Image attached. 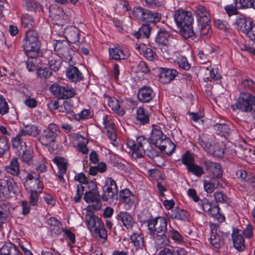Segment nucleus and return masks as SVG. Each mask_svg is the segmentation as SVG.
<instances>
[{
  "instance_id": "60",
  "label": "nucleus",
  "mask_w": 255,
  "mask_h": 255,
  "mask_svg": "<svg viewBox=\"0 0 255 255\" xmlns=\"http://www.w3.org/2000/svg\"><path fill=\"white\" fill-rule=\"evenodd\" d=\"M73 106V103L71 101H65L59 107V110L60 112L68 113L70 112Z\"/></svg>"
},
{
  "instance_id": "40",
  "label": "nucleus",
  "mask_w": 255,
  "mask_h": 255,
  "mask_svg": "<svg viewBox=\"0 0 255 255\" xmlns=\"http://www.w3.org/2000/svg\"><path fill=\"white\" fill-rule=\"evenodd\" d=\"M171 217L177 220L186 221L188 219V214L184 210L180 208H176L171 212Z\"/></svg>"
},
{
  "instance_id": "14",
  "label": "nucleus",
  "mask_w": 255,
  "mask_h": 255,
  "mask_svg": "<svg viewBox=\"0 0 255 255\" xmlns=\"http://www.w3.org/2000/svg\"><path fill=\"white\" fill-rule=\"evenodd\" d=\"M204 165L206 171L210 174L212 177L222 179V171L220 164L210 160H205L204 161Z\"/></svg>"
},
{
  "instance_id": "18",
  "label": "nucleus",
  "mask_w": 255,
  "mask_h": 255,
  "mask_svg": "<svg viewBox=\"0 0 255 255\" xmlns=\"http://www.w3.org/2000/svg\"><path fill=\"white\" fill-rule=\"evenodd\" d=\"M232 239L234 247L239 251H243L245 248V242L242 230L234 229L232 233Z\"/></svg>"
},
{
  "instance_id": "43",
  "label": "nucleus",
  "mask_w": 255,
  "mask_h": 255,
  "mask_svg": "<svg viewBox=\"0 0 255 255\" xmlns=\"http://www.w3.org/2000/svg\"><path fill=\"white\" fill-rule=\"evenodd\" d=\"M130 240L137 248H141L144 245L143 237L138 233H133Z\"/></svg>"
},
{
  "instance_id": "33",
  "label": "nucleus",
  "mask_w": 255,
  "mask_h": 255,
  "mask_svg": "<svg viewBox=\"0 0 255 255\" xmlns=\"http://www.w3.org/2000/svg\"><path fill=\"white\" fill-rule=\"evenodd\" d=\"M198 21L201 25V34L203 35L208 34L211 29L210 25V19L209 18V17H199Z\"/></svg>"
},
{
  "instance_id": "31",
  "label": "nucleus",
  "mask_w": 255,
  "mask_h": 255,
  "mask_svg": "<svg viewBox=\"0 0 255 255\" xmlns=\"http://www.w3.org/2000/svg\"><path fill=\"white\" fill-rule=\"evenodd\" d=\"M6 171L13 176H17L20 173L19 164L16 158H12L9 164L5 167Z\"/></svg>"
},
{
  "instance_id": "45",
  "label": "nucleus",
  "mask_w": 255,
  "mask_h": 255,
  "mask_svg": "<svg viewBox=\"0 0 255 255\" xmlns=\"http://www.w3.org/2000/svg\"><path fill=\"white\" fill-rule=\"evenodd\" d=\"M100 195L97 191H89L85 193L84 199L87 203H92L95 201H98Z\"/></svg>"
},
{
  "instance_id": "30",
  "label": "nucleus",
  "mask_w": 255,
  "mask_h": 255,
  "mask_svg": "<svg viewBox=\"0 0 255 255\" xmlns=\"http://www.w3.org/2000/svg\"><path fill=\"white\" fill-rule=\"evenodd\" d=\"M225 145L222 142H217L211 147V151L209 153L212 154L214 156L222 158L225 152Z\"/></svg>"
},
{
  "instance_id": "20",
  "label": "nucleus",
  "mask_w": 255,
  "mask_h": 255,
  "mask_svg": "<svg viewBox=\"0 0 255 255\" xmlns=\"http://www.w3.org/2000/svg\"><path fill=\"white\" fill-rule=\"evenodd\" d=\"M79 30L74 26L66 27L64 30L65 38L71 43H76L79 39Z\"/></svg>"
},
{
  "instance_id": "44",
  "label": "nucleus",
  "mask_w": 255,
  "mask_h": 255,
  "mask_svg": "<svg viewBox=\"0 0 255 255\" xmlns=\"http://www.w3.org/2000/svg\"><path fill=\"white\" fill-rule=\"evenodd\" d=\"M169 232L170 237L175 243L179 244L184 243V237L177 231L172 228L169 230Z\"/></svg>"
},
{
  "instance_id": "8",
  "label": "nucleus",
  "mask_w": 255,
  "mask_h": 255,
  "mask_svg": "<svg viewBox=\"0 0 255 255\" xmlns=\"http://www.w3.org/2000/svg\"><path fill=\"white\" fill-rule=\"evenodd\" d=\"M118 189L116 181L111 177H108L105 181V185L103 187L102 199L105 201L118 199Z\"/></svg>"
},
{
  "instance_id": "16",
  "label": "nucleus",
  "mask_w": 255,
  "mask_h": 255,
  "mask_svg": "<svg viewBox=\"0 0 255 255\" xmlns=\"http://www.w3.org/2000/svg\"><path fill=\"white\" fill-rule=\"evenodd\" d=\"M226 183L222 179L212 177L209 180L204 181V188L206 192L212 193L218 187H224Z\"/></svg>"
},
{
  "instance_id": "53",
  "label": "nucleus",
  "mask_w": 255,
  "mask_h": 255,
  "mask_svg": "<svg viewBox=\"0 0 255 255\" xmlns=\"http://www.w3.org/2000/svg\"><path fill=\"white\" fill-rule=\"evenodd\" d=\"M103 121L105 128L107 129V130L115 129V124L112 117L110 116H104L103 117Z\"/></svg>"
},
{
  "instance_id": "59",
  "label": "nucleus",
  "mask_w": 255,
  "mask_h": 255,
  "mask_svg": "<svg viewBox=\"0 0 255 255\" xmlns=\"http://www.w3.org/2000/svg\"><path fill=\"white\" fill-rule=\"evenodd\" d=\"M182 161L183 163L187 166L188 169V167L194 163V159L192 156L187 152L182 156Z\"/></svg>"
},
{
  "instance_id": "23",
  "label": "nucleus",
  "mask_w": 255,
  "mask_h": 255,
  "mask_svg": "<svg viewBox=\"0 0 255 255\" xmlns=\"http://www.w3.org/2000/svg\"><path fill=\"white\" fill-rule=\"evenodd\" d=\"M149 117L148 112L141 107L136 109L135 123L136 124L143 125L149 123Z\"/></svg>"
},
{
  "instance_id": "1",
  "label": "nucleus",
  "mask_w": 255,
  "mask_h": 255,
  "mask_svg": "<svg viewBox=\"0 0 255 255\" xmlns=\"http://www.w3.org/2000/svg\"><path fill=\"white\" fill-rule=\"evenodd\" d=\"M127 146L132 150V156L134 158H140L147 156L152 160L160 158L158 152L153 149L150 142L143 136H139L136 138V141L129 140Z\"/></svg>"
},
{
  "instance_id": "11",
  "label": "nucleus",
  "mask_w": 255,
  "mask_h": 255,
  "mask_svg": "<svg viewBox=\"0 0 255 255\" xmlns=\"http://www.w3.org/2000/svg\"><path fill=\"white\" fill-rule=\"evenodd\" d=\"M211 229L210 243L215 248H219L223 245L226 235L218 231L216 224H211Z\"/></svg>"
},
{
  "instance_id": "27",
  "label": "nucleus",
  "mask_w": 255,
  "mask_h": 255,
  "mask_svg": "<svg viewBox=\"0 0 255 255\" xmlns=\"http://www.w3.org/2000/svg\"><path fill=\"white\" fill-rule=\"evenodd\" d=\"M135 49L147 60L152 61L154 59V52L151 48H147L145 44L136 45Z\"/></svg>"
},
{
  "instance_id": "39",
  "label": "nucleus",
  "mask_w": 255,
  "mask_h": 255,
  "mask_svg": "<svg viewBox=\"0 0 255 255\" xmlns=\"http://www.w3.org/2000/svg\"><path fill=\"white\" fill-rule=\"evenodd\" d=\"M25 7L28 11L34 12L36 15L41 14V10H42V7L41 5L34 1H26Z\"/></svg>"
},
{
  "instance_id": "24",
  "label": "nucleus",
  "mask_w": 255,
  "mask_h": 255,
  "mask_svg": "<svg viewBox=\"0 0 255 255\" xmlns=\"http://www.w3.org/2000/svg\"><path fill=\"white\" fill-rule=\"evenodd\" d=\"M253 22L246 17H239L236 19L235 24L240 31L246 33L248 30L251 27Z\"/></svg>"
},
{
  "instance_id": "32",
  "label": "nucleus",
  "mask_w": 255,
  "mask_h": 255,
  "mask_svg": "<svg viewBox=\"0 0 255 255\" xmlns=\"http://www.w3.org/2000/svg\"><path fill=\"white\" fill-rule=\"evenodd\" d=\"M49 228L56 235L59 234L62 231L61 222L54 217H51L47 220Z\"/></svg>"
},
{
  "instance_id": "51",
  "label": "nucleus",
  "mask_w": 255,
  "mask_h": 255,
  "mask_svg": "<svg viewBox=\"0 0 255 255\" xmlns=\"http://www.w3.org/2000/svg\"><path fill=\"white\" fill-rule=\"evenodd\" d=\"M132 14L134 16H155L149 10L140 7H134L132 9Z\"/></svg>"
},
{
  "instance_id": "37",
  "label": "nucleus",
  "mask_w": 255,
  "mask_h": 255,
  "mask_svg": "<svg viewBox=\"0 0 255 255\" xmlns=\"http://www.w3.org/2000/svg\"><path fill=\"white\" fill-rule=\"evenodd\" d=\"M19 133L24 137L27 135L36 137L39 133L37 127L34 125H28L24 127Z\"/></svg>"
},
{
  "instance_id": "7",
  "label": "nucleus",
  "mask_w": 255,
  "mask_h": 255,
  "mask_svg": "<svg viewBox=\"0 0 255 255\" xmlns=\"http://www.w3.org/2000/svg\"><path fill=\"white\" fill-rule=\"evenodd\" d=\"M50 90L51 93L59 99L71 98L76 94V90L68 85L63 86L54 83L50 87Z\"/></svg>"
},
{
  "instance_id": "21",
  "label": "nucleus",
  "mask_w": 255,
  "mask_h": 255,
  "mask_svg": "<svg viewBox=\"0 0 255 255\" xmlns=\"http://www.w3.org/2000/svg\"><path fill=\"white\" fill-rule=\"evenodd\" d=\"M119 199L121 202L130 207L134 204L135 198L129 189H125L120 192Z\"/></svg>"
},
{
  "instance_id": "42",
  "label": "nucleus",
  "mask_w": 255,
  "mask_h": 255,
  "mask_svg": "<svg viewBox=\"0 0 255 255\" xmlns=\"http://www.w3.org/2000/svg\"><path fill=\"white\" fill-rule=\"evenodd\" d=\"M9 144L7 139L0 136V157H2L9 149Z\"/></svg>"
},
{
  "instance_id": "41",
  "label": "nucleus",
  "mask_w": 255,
  "mask_h": 255,
  "mask_svg": "<svg viewBox=\"0 0 255 255\" xmlns=\"http://www.w3.org/2000/svg\"><path fill=\"white\" fill-rule=\"evenodd\" d=\"M53 161L56 164L59 171L62 174H65L67 171V163L64 158L55 157Z\"/></svg>"
},
{
  "instance_id": "28",
  "label": "nucleus",
  "mask_w": 255,
  "mask_h": 255,
  "mask_svg": "<svg viewBox=\"0 0 255 255\" xmlns=\"http://www.w3.org/2000/svg\"><path fill=\"white\" fill-rule=\"evenodd\" d=\"M109 53L110 57L116 60L126 59L128 57L127 52L126 53L117 47L109 48Z\"/></svg>"
},
{
  "instance_id": "52",
  "label": "nucleus",
  "mask_w": 255,
  "mask_h": 255,
  "mask_svg": "<svg viewBox=\"0 0 255 255\" xmlns=\"http://www.w3.org/2000/svg\"><path fill=\"white\" fill-rule=\"evenodd\" d=\"M199 144L208 153L211 151L212 144L208 141L204 136H200L198 138Z\"/></svg>"
},
{
  "instance_id": "17",
  "label": "nucleus",
  "mask_w": 255,
  "mask_h": 255,
  "mask_svg": "<svg viewBox=\"0 0 255 255\" xmlns=\"http://www.w3.org/2000/svg\"><path fill=\"white\" fill-rule=\"evenodd\" d=\"M119 220L121 221L123 225L128 231H132L136 224L132 216L126 212H121L118 214Z\"/></svg>"
},
{
  "instance_id": "3",
  "label": "nucleus",
  "mask_w": 255,
  "mask_h": 255,
  "mask_svg": "<svg viewBox=\"0 0 255 255\" xmlns=\"http://www.w3.org/2000/svg\"><path fill=\"white\" fill-rule=\"evenodd\" d=\"M26 33V37L22 41L23 50L27 56L34 58L38 55L40 47L38 34L33 31H29Z\"/></svg>"
},
{
  "instance_id": "26",
  "label": "nucleus",
  "mask_w": 255,
  "mask_h": 255,
  "mask_svg": "<svg viewBox=\"0 0 255 255\" xmlns=\"http://www.w3.org/2000/svg\"><path fill=\"white\" fill-rule=\"evenodd\" d=\"M157 255H188V252L183 248L170 249L165 248Z\"/></svg>"
},
{
  "instance_id": "6",
  "label": "nucleus",
  "mask_w": 255,
  "mask_h": 255,
  "mask_svg": "<svg viewBox=\"0 0 255 255\" xmlns=\"http://www.w3.org/2000/svg\"><path fill=\"white\" fill-rule=\"evenodd\" d=\"M160 20V17H142L141 20L143 23L138 31L134 33V36L137 38H148L152 28L151 25H154Z\"/></svg>"
},
{
  "instance_id": "61",
  "label": "nucleus",
  "mask_w": 255,
  "mask_h": 255,
  "mask_svg": "<svg viewBox=\"0 0 255 255\" xmlns=\"http://www.w3.org/2000/svg\"><path fill=\"white\" fill-rule=\"evenodd\" d=\"M84 190V187L81 184L77 185L76 194L74 197V200L76 202L78 203L80 201L81 197L83 194Z\"/></svg>"
},
{
  "instance_id": "36",
  "label": "nucleus",
  "mask_w": 255,
  "mask_h": 255,
  "mask_svg": "<svg viewBox=\"0 0 255 255\" xmlns=\"http://www.w3.org/2000/svg\"><path fill=\"white\" fill-rule=\"evenodd\" d=\"M214 129L217 134L224 136L231 132V128L226 124H217L214 126Z\"/></svg>"
},
{
  "instance_id": "10",
  "label": "nucleus",
  "mask_w": 255,
  "mask_h": 255,
  "mask_svg": "<svg viewBox=\"0 0 255 255\" xmlns=\"http://www.w3.org/2000/svg\"><path fill=\"white\" fill-rule=\"evenodd\" d=\"M54 51L57 52V55L59 57L63 58L66 61L71 60L72 49L67 41L65 40H56L53 43Z\"/></svg>"
},
{
  "instance_id": "12",
  "label": "nucleus",
  "mask_w": 255,
  "mask_h": 255,
  "mask_svg": "<svg viewBox=\"0 0 255 255\" xmlns=\"http://www.w3.org/2000/svg\"><path fill=\"white\" fill-rule=\"evenodd\" d=\"M168 138L163 133L160 128L158 126H153L152 130L150 137V141L154 143L158 148L162 146L163 141Z\"/></svg>"
},
{
  "instance_id": "5",
  "label": "nucleus",
  "mask_w": 255,
  "mask_h": 255,
  "mask_svg": "<svg viewBox=\"0 0 255 255\" xmlns=\"http://www.w3.org/2000/svg\"><path fill=\"white\" fill-rule=\"evenodd\" d=\"M174 20L179 28L180 34L184 38L192 37L195 35L193 29V17H174Z\"/></svg>"
},
{
  "instance_id": "63",
  "label": "nucleus",
  "mask_w": 255,
  "mask_h": 255,
  "mask_svg": "<svg viewBox=\"0 0 255 255\" xmlns=\"http://www.w3.org/2000/svg\"><path fill=\"white\" fill-rule=\"evenodd\" d=\"M214 195L217 202L225 203L228 199L227 196L221 192H217Z\"/></svg>"
},
{
  "instance_id": "9",
  "label": "nucleus",
  "mask_w": 255,
  "mask_h": 255,
  "mask_svg": "<svg viewBox=\"0 0 255 255\" xmlns=\"http://www.w3.org/2000/svg\"><path fill=\"white\" fill-rule=\"evenodd\" d=\"M59 132L57 126L54 124H50L47 129L43 130L39 140L42 145L48 146L54 141Z\"/></svg>"
},
{
  "instance_id": "62",
  "label": "nucleus",
  "mask_w": 255,
  "mask_h": 255,
  "mask_svg": "<svg viewBox=\"0 0 255 255\" xmlns=\"http://www.w3.org/2000/svg\"><path fill=\"white\" fill-rule=\"evenodd\" d=\"M195 14L199 16H208L210 15L209 11L204 6L199 5L196 8Z\"/></svg>"
},
{
  "instance_id": "25",
  "label": "nucleus",
  "mask_w": 255,
  "mask_h": 255,
  "mask_svg": "<svg viewBox=\"0 0 255 255\" xmlns=\"http://www.w3.org/2000/svg\"><path fill=\"white\" fill-rule=\"evenodd\" d=\"M62 63L61 59L55 53L51 52V55L48 58V64L50 69L54 71L59 70Z\"/></svg>"
},
{
  "instance_id": "56",
  "label": "nucleus",
  "mask_w": 255,
  "mask_h": 255,
  "mask_svg": "<svg viewBox=\"0 0 255 255\" xmlns=\"http://www.w3.org/2000/svg\"><path fill=\"white\" fill-rule=\"evenodd\" d=\"M237 2L238 0H236L235 5L233 4H229L227 5L225 7V10L226 11L227 14L229 16H231L233 15H237L238 14V11L237 9H238V7L237 6Z\"/></svg>"
},
{
  "instance_id": "46",
  "label": "nucleus",
  "mask_w": 255,
  "mask_h": 255,
  "mask_svg": "<svg viewBox=\"0 0 255 255\" xmlns=\"http://www.w3.org/2000/svg\"><path fill=\"white\" fill-rule=\"evenodd\" d=\"M9 108L4 97L0 95V114L3 116L8 113Z\"/></svg>"
},
{
  "instance_id": "29",
  "label": "nucleus",
  "mask_w": 255,
  "mask_h": 255,
  "mask_svg": "<svg viewBox=\"0 0 255 255\" xmlns=\"http://www.w3.org/2000/svg\"><path fill=\"white\" fill-rule=\"evenodd\" d=\"M0 255H20L19 251L11 243L4 244L0 249Z\"/></svg>"
},
{
  "instance_id": "22",
  "label": "nucleus",
  "mask_w": 255,
  "mask_h": 255,
  "mask_svg": "<svg viewBox=\"0 0 255 255\" xmlns=\"http://www.w3.org/2000/svg\"><path fill=\"white\" fill-rule=\"evenodd\" d=\"M67 77L71 81L78 82L83 79V76L79 70L75 66H69L66 71Z\"/></svg>"
},
{
  "instance_id": "38",
  "label": "nucleus",
  "mask_w": 255,
  "mask_h": 255,
  "mask_svg": "<svg viewBox=\"0 0 255 255\" xmlns=\"http://www.w3.org/2000/svg\"><path fill=\"white\" fill-rule=\"evenodd\" d=\"M162 146H160L159 149L162 151H164L167 155H171L174 151L175 148V144L168 138L163 141Z\"/></svg>"
},
{
  "instance_id": "54",
  "label": "nucleus",
  "mask_w": 255,
  "mask_h": 255,
  "mask_svg": "<svg viewBox=\"0 0 255 255\" xmlns=\"http://www.w3.org/2000/svg\"><path fill=\"white\" fill-rule=\"evenodd\" d=\"M237 6L240 8H247L254 6L255 0H238Z\"/></svg>"
},
{
  "instance_id": "48",
  "label": "nucleus",
  "mask_w": 255,
  "mask_h": 255,
  "mask_svg": "<svg viewBox=\"0 0 255 255\" xmlns=\"http://www.w3.org/2000/svg\"><path fill=\"white\" fill-rule=\"evenodd\" d=\"M40 175L39 174H37L34 171L30 172L26 176V179L29 180H31L32 179H34L35 183L37 184V189H42V183L39 180Z\"/></svg>"
},
{
  "instance_id": "2",
  "label": "nucleus",
  "mask_w": 255,
  "mask_h": 255,
  "mask_svg": "<svg viewBox=\"0 0 255 255\" xmlns=\"http://www.w3.org/2000/svg\"><path fill=\"white\" fill-rule=\"evenodd\" d=\"M167 222L163 217L150 219L147 221L149 235L152 236L155 244L159 246H165L169 241L165 235Z\"/></svg>"
},
{
  "instance_id": "58",
  "label": "nucleus",
  "mask_w": 255,
  "mask_h": 255,
  "mask_svg": "<svg viewBox=\"0 0 255 255\" xmlns=\"http://www.w3.org/2000/svg\"><path fill=\"white\" fill-rule=\"evenodd\" d=\"M39 191H36L34 190H32L30 193L29 202L31 205H36L38 200V192L40 193L42 189H39Z\"/></svg>"
},
{
  "instance_id": "19",
  "label": "nucleus",
  "mask_w": 255,
  "mask_h": 255,
  "mask_svg": "<svg viewBox=\"0 0 255 255\" xmlns=\"http://www.w3.org/2000/svg\"><path fill=\"white\" fill-rule=\"evenodd\" d=\"M154 96L153 90L149 87L144 86L139 89L137 94L138 100L142 102L148 103Z\"/></svg>"
},
{
  "instance_id": "34",
  "label": "nucleus",
  "mask_w": 255,
  "mask_h": 255,
  "mask_svg": "<svg viewBox=\"0 0 255 255\" xmlns=\"http://www.w3.org/2000/svg\"><path fill=\"white\" fill-rule=\"evenodd\" d=\"M108 105L112 110L116 112L119 115H123L125 114L124 110L121 109L119 101L114 97H107Z\"/></svg>"
},
{
  "instance_id": "57",
  "label": "nucleus",
  "mask_w": 255,
  "mask_h": 255,
  "mask_svg": "<svg viewBox=\"0 0 255 255\" xmlns=\"http://www.w3.org/2000/svg\"><path fill=\"white\" fill-rule=\"evenodd\" d=\"M25 149L20 158L23 162L29 163L32 158V151L27 146L25 147Z\"/></svg>"
},
{
  "instance_id": "47",
  "label": "nucleus",
  "mask_w": 255,
  "mask_h": 255,
  "mask_svg": "<svg viewBox=\"0 0 255 255\" xmlns=\"http://www.w3.org/2000/svg\"><path fill=\"white\" fill-rule=\"evenodd\" d=\"M208 214L212 217L217 219L220 222H222L224 220V217L220 214L218 206L213 205V207L211 211L208 213Z\"/></svg>"
},
{
  "instance_id": "49",
  "label": "nucleus",
  "mask_w": 255,
  "mask_h": 255,
  "mask_svg": "<svg viewBox=\"0 0 255 255\" xmlns=\"http://www.w3.org/2000/svg\"><path fill=\"white\" fill-rule=\"evenodd\" d=\"M177 63L180 68L185 70H188L191 67V65L188 63L187 58L183 56L177 58Z\"/></svg>"
},
{
  "instance_id": "55",
  "label": "nucleus",
  "mask_w": 255,
  "mask_h": 255,
  "mask_svg": "<svg viewBox=\"0 0 255 255\" xmlns=\"http://www.w3.org/2000/svg\"><path fill=\"white\" fill-rule=\"evenodd\" d=\"M21 22L23 27L28 29L32 28L35 25V22L32 17H22Z\"/></svg>"
},
{
  "instance_id": "35",
  "label": "nucleus",
  "mask_w": 255,
  "mask_h": 255,
  "mask_svg": "<svg viewBox=\"0 0 255 255\" xmlns=\"http://www.w3.org/2000/svg\"><path fill=\"white\" fill-rule=\"evenodd\" d=\"M23 140V136L19 132L11 140L12 147L18 151L22 149L23 146L26 147Z\"/></svg>"
},
{
  "instance_id": "50",
  "label": "nucleus",
  "mask_w": 255,
  "mask_h": 255,
  "mask_svg": "<svg viewBox=\"0 0 255 255\" xmlns=\"http://www.w3.org/2000/svg\"><path fill=\"white\" fill-rule=\"evenodd\" d=\"M188 170L197 177H201L204 173L203 168L195 164L188 167Z\"/></svg>"
},
{
  "instance_id": "13",
  "label": "nucleus",
  "mask_w": 255,
  "mask_h": 255,
  "mask_svg": "<svg viewBox=\"0 0 255 255\" xmlns=\"http://www.w3.org/2000/svg\"><path fill=\"white\" fill-rule=\"evenodd\" d=\"M178 72L174 69L160 68L158 69V75L160 81L167 84L173 80L178 75Z\"/></svg>"
},
{
  "instance_id": "4",
  "label": "nucleus",
  "mask_w": 255,
  "mask_h": 255,
  "mask_svg": "<svg viewBox=\"0 0 255 255\" xmlns=\"http://www.w3.org/2000/svg\"><path fill=\"white\" fill-rule=\"evenodd\" d=\"M85 220L87 228L98 235L99 238L105 242L107 240V233L101 219L96 215H85Z\"/></svg>"
},
{
  "instance_id": "64",
  "label": "nucleus",
  "mask_w": 255,
  "mask_h": 255,
  "mask_svg": "<svg viewBox=\"0 0 255 255\" xmlns=\"http://www.w3.org/2000/svg\"><path fill=\"white\" fill-rule=\"evenodd\" d=\"M246 34L251 40L255 42V23L253 22L251 27L248 30Z\"/></svg>"
},
{
  "instance_id": "15",
  "label": "nucleus",
  "mask_w": 255,
  "mask_h": 255,
  "mask_svg": "<svg viewBox=\"0 0 255 255\" xmlns=\"http://www.w3.org/2000/svg\"><path fill=\"white\" fill-rule=\"evenodd\" d=\"M171 38L172 37L168 32L166 31H161L157 33L155 39L156 43L165 46L163 48L165 51V52H163V56L167 59L171 58L166 49L167 48L166 46L169 44V42Z\"/></svg>"
}]
</instances>
